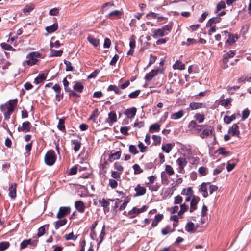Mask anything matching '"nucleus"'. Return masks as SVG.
<instances>
[{
	"mask_svg": "<svg viewBox=\"0 0 251 251\" xmlns=\"http://www.w3.org/2000/svg\"><path fill=\"white\" fill-rule=\"evenodd\" d=\"M44 160L47 165L49 166L53 165L56 160L54 151L52 150L49 151L45 155Z\"/></svg>",
	"mask_w": 251,
	"mask_h": 251,
	"instance_id": "obj_1",
	"label": "nucleus"
},
{
	"mask_svg": "<svg viewBox=\"0 0 251 251\" xmlns=\"http://www.w3.org/2000/svg\"><path fill=\"white\" fill-rule=\"evenodd\" d=\"M40 56V53L37 52H32L26 56L27 60L26 61L27 64L29 66H32L38 61V58Z\"/></svg>",
	"mask_w": 251,
	"mask_h": 251,
	"instance_id": "obj_2",
	"label": "nucleus"
},
{
	"mask_svg": "<svg viewBox=\"0 0 251 251\" xmlns=\"http://www.w3.org/2000/svg\"><path fill=\"white\" fill-rule=\"evenodd\" d=\"M148 208V207L146 205H143L141 208L134 207L128 212L127 216L130 219L133 218L138 214L146 211Z\"/></svg>",
	"mask_w": 251,
	"mask_h": 251,
	"instance_id": "obj_3",
	"label": "nucleus"
},
{
	"mask_svg": "<svg viewBox=\"0 0 251 251\" xmlns=\"http://www.w3.org/2000/svg\"><path fill=\"white\" fill-rule=\"evenodd\" d=\"M71 212V208L69 206H62L59 209L56 217L61 219L69 215Z\"/></svg>",
	"mask_w": 251,
	"mask_h": 251,
	"instance_id": "obj_4",
	"label": "nucleus"
},
{
	"mask_svg": "<svg viewBox=\"0 0 251 251\" xmlns=\"http://www.w3.org/2000/svg\"><path fill=\"white\" fill-rule=\"evenodd\" d=\"M214 131V128L212 126L206 125V126L203 129L202 132L200 133V137L202 139L206 138L210 135H212Z\"/></svg>",
	"mask_w": 251,
	"mask_h": 251,
	"instance_id": "obj_5",
	"label": "nucleus"
},
{
	"mask_svg": "<svg viewBox=\"0 0 251 251\" xmlns=\"http://www.w3.org/2000/svg\"><path fill=\"white\" fill-rule=\"evenodd\" d=\"M176 163L178 166V171L180 173H183L184 167L187 164L186 159L183 157H180L176 160Z\"/></svg>",
	"mask_w": 251,
	"mask_h": 251,
	"instance_id": "obj_6",
	"label": "nucleus"
},
{
	"mask_svg": "<svg viewBox=\"0 0 251 251\" xmlns=\"http://www.w3.org/2000/svg\"><path fill=\"white\" fill-rule=\"evenodd\" d=\"M228 134L231 136H237L240 137V131L239 126L237 124H234L228 129Z\"/></svg>",
	"mask_w": 251,
	"mask_h": 251,
	"instance_id": "obj_7",
	"label": "nucleus"
},
{
	"mask_svg": "<svg viewBox=\"0 0 251 251\" xmlns=\"http://www.w3.org/2000/svg\"><path fill=\"white\" fill-rule=\"evenodd\" d=\"M31 125L29 121H25L23 123L21 127L18 128L19 132H27L30 131Z\"/></svg>",
	"mask_w": 251,
	"mask_h": 251,
	"instance_id": "obj_8",
	"label": "nucleus"
},
{
	"mask_svg": "<svg viewBox=\"0 0 251 251\" xmlns=\"http://www.w3.org/2000/svg\"><path fill=\"white\" fill-rule=\"evenodd\" d=\"M235 55V53L232 50H230L226 53L225 54L223 55V63L224 64V66L223 67V68H226L227 67V62L228 61V59L233 57Z\"/></svg>",
	"mask_w": 251,
	"mask_h": 251,
	"instance_id": "obj_9",
	"label": "nucleus"
},
{
	"mask_svg": "<svg viewBox=\"0 0 251 251\" xmlns=\"http://www.w3.org/2000/svg\"><path fill=\"white\" fill-rule=\"evenodd\" d=\"M18 103L17 99H12L9 100L7 103L6 104L7 106V110L10 112H13L15 109V107H16Z\"/></svg>",
	"mask_w": 251,
	"mask_h": 251,
	"instance_id": "obj_10",
	"label": "nucleus"
},
{
	"mask_svg": "<svg viewBox=\"0 0 251 251\" xmlns=\"http://www.w3.org/2000/svg\"><path fill=\"white\" fill-rule=\"evenodd\" d=\"M200 199L198 196H194L190 203V212H192L197 209V205Z\"/></svg>",
	"mask_w": 251,
	"mask_h": 251,
	"instance_id": "obj_11",
	"label": "nucleus"
},
{
	"mask_svg": "<svg viewBox=\"0 0 251 251\" xmlns=\"http://www.w3.org/2000/svg\"><path fill=\"white\" fill-rule=\"evenodd\" d=\"M134 190L136 192V194H134L135 197L144 195L146 192V189L145 187L141 186L140 184H138L136 186Z\"/></svg>",
	"mask_w": 251,
	"mask_h": 251,
	"instance_id": "obj_12",
	"label": "nucleus"
},
{
	"mask_svg": "<svg viewBox=\"0 0 251 251\" xmlns=\"http://www.w3.org/2000/svg\"><path fill=\"white\" fill-rule=\"evenodd\" d=\"M17 184H12L9 188V196L12 199H14L17 196L16 194Z\"/></svg>",
	"mask_w": 251,
	"mask_h": 251,
	"instance_id": "obj_13",
	"label": "nucleus"
},
{
	"mask_svg": "<svg viewBox=\"0 0 251 251\" xmlns=\"http://www.w3.org/2000/svg\"><path fill=\"white\" fill-rule=\"evenodd\" d=\"M75 208L79 212L82 213L84 212L85 206L84 203L82 201H76L75 203Z\"/></svg>",
	"mask_w": 251,
	"mask_h": 251,
	"instance_id": "obj_14",
	"label": "nucleus"
},
{
	"mask_svg": "<svg viewBox=\"0 0 251 251\" xmlns=\"http://www.w3.org/2000/svg\"><path fill=\"white\" fill-rule=\"evenodd\" d=\"M136 112V108L135 107H132L126 110L125 114L128 118L132 119L135 116Z\"/></svg>",
	"mask_w": 251,
	"mask_h": 251,
	"instance_id": "obj_15",
	"label": "nucleus"
},
{
	"mask_svg": "<svg viewBox=\"0 0 251 251\" xmlns=\"http://www.w3.org/2000/svg\"><path fill=\"white\" fill-rule=\"evenodd\" d=\"M117 115L115 112L111 111L108 114V118L106 120V122L108 123L110 126L117 121Z\"/></svg>",
	"mask_w": 251,
	"mask_h": 251,
	"instance_id": "obj_16",
	"label": "nucleus"
},
{
	"mask_svg": "<svg viewBox=\"0 0 251 251\" xmlns=\"http://www.w3.org/2000/svg\"><path fill=\"white\" fill-rule=\"evenodd\" d=\"M152 36L154 39L166 35V33H164V31L161 28L155 29L152 31Z\"/></svg>",
	"mask_w": 251,
	"mask_h": 251,
	"instance_id": "obj_17",
	"label": "nucleus"
},
{
	"mask_svg": "<svg viewBox=\"0 0 251 251\" xmlns=\"http://www.w3.org/2000/svg\"><path fill=\"white\" fill-rule=\"evenodd\" d=\"M158 73V70H152L148 74H147L145 79L146 81H149L151 80L154 76H155Z\"/></svg>",
	"mask_w": 251,
	"mask_h": 251,
	"instance_id": "obj_18",
	"label": "nucleus"
},
{
	"mask_svg": "<svg viewBox=\"0 0 251 251\" xmlns=\"http://www.w3.org/2000/svg\"><path fill=\"white\" fill-rule=\"evenodd\" d=\"M184 111L183 110H180L177 112L172 113L171 115L170 118L173 120H177L182 118L184 116Z\"/></svg>",
	"mask_w": 251,
	"mask_h": 251,
	"instance_id": "obj_19",
	"label": "nucleus"
},
{
	"mask_svg": "<svg viewBox=\"0 0 251 251\" xmlns=\"http://www.w3.org/2000/svg\"><path fill=\"white\" fill-rule=\"evenodd\" d=\"M113 200L111 199H108L107 200L104 198H102L101 200L99 201L100 204L101 206L104 209L108 208L109 206V201H113Z\"/></svg>",
	"mask_w": 251,
	"mask_h": 251,
	"instance_id": "obj_20",
	"label": "nucleus"
},
{
	"mask_svg": "<svg viewBox=\"0 0 251 251\" xmlns=\"http://www.w3.org/2000/svg\"><path fill=\"white\" fill-rule=\"evenodd\" d=\"M47 77L46 75L44 73H40L37 77L35 78L34 82L36 84L43 82Z\"/></svg>",
	"mask_w": 251,
	"mask_h": 251,
	"instance_id": "obj_21",
	"label": "nucleus"
},
{
	"mask_svg": "<svg viewBox=\"0 0 251 251\" xmlns=\"http://www.w3.org/2000/svg\"><path fill=\"white\" fill-rule=\"evenodd\" d=\"M163 218V215L161 214H157L155 216L154 219L151 224V226L154 227L156 226L159 222Z\"/></svg>",
	"mask_w": 251,
	"mask_h": 251,
	"instance_id": "obj_22",
	"label": "nucleus"
},
{
	"mask_svg": "<svg viewBox=\"0 0 251 251\" xmlns=\"http://www.w3.org/2000/svg\"><path fill=\"white\" fill-rule=\"evenodd\" d=\"M49 225H45L41 226L38 229L37 236L38 237H41L44 235L45 233L46 230H48L49 228Z\"/></svg>",
	"mask_w": 251,
	"mask_h": 251,
	"instance_id": "obj_23",
	"label": "nucleus"
},
{
	"mask_svg": "<svg viewBox=\"0 0 251 251\" xmlns=\"http://www.w3.org/2000/svg\"><path fill=\"white\" fill-rule=\"evenodd\" d=\"M186 230L190 233H194L196 230L195 228V225L192 222H190L187 223L185 226Z\"/></svg>",
	"mask_w": 251,
	"mask_h": 251,
	"instance_id": "obj_24",
	"label": "nucleus"
},
{
	"mask_svg": "<svg viewBox=\"0 0 251 251\" xmlns=\"http://www.w3.org/2000/svg\"><path fill=\"white\" fill-rule=\"evenodd\" d=\"M73 89L79 93H81L84 89V86L81 82L77 81L74 85Z\"/></svg>",
	"mask_w": 251,
	"mask_h": 251,
	"instance_id": "obj_25",
	"label": "nucleus"
},
{
	"mask_svg": "<svg viewBox=\"0 0 251 251\" xmlns=\"http://www.w3.org/2000/svg\"><path fill=\"white\" fill-rule=\"evenodd\" d=\"M208 184H209V182H207V183L203 182L201 185V188H200V191L201 192H202L203 196L204 198L207 197L208 196V192H207V185Z\"/></svg>",
	"mask_w": 251,
	"mask_h": 251,
	"instance_id": "obj_26",
	"label": "nucleus"
},
{
	"mask_svg": "<svg viewBox=\"0 0 251 251\" xmlns=\"http://www.w3.org/2000/svg\"><path fill=\"white\" fill-rule=\"evenodd\" d=\"M71 142L72 143V144L74 145V151L76 152H77L80 147H81V143L80 142V141L77 140H72L71 141Z\"/></svg>",
	"mask_w": 251,
	"mask_h": 251,
	"instance_id": "obj_27",
	"label": "nucleus"
},
{
	"mask_svg": "<svg viewBox=\"0 0 251 251\" xmlns=\"http://www.w3.org/2000/svg\"><path fill=\"white\" fill-rule=\"evenodd\" d=\"M174 69H179L180 70L185 69V64L180 61H176L175 63L173 65Z\"/></svg>",
	"mask_w": 251,
	"mask_h": 251,
	"instance_id": "obj_28",
	"label": "nucleus"
},
{
	"mask_svg": "<svg viewBox=\"0 0 251 251\" xmlns=\"http://www.w3.org/2000/svg\"><path fill=\"white\" fill-rule=\"evenodd\" d=\"M58 28V24L57 23H54L52 25L50 26H48L46 27V30L50 33H52L55 31Z\"/></svg>",
	"mask_w": 251,
	"mask_h": 251,
	"instance_id": "obj_29",
	"label": "nucleus"
},
{
	"mask_svg": "<svg viewBox=\"0 0 251 251\" xmlns=\"http://www.w3.org/2000/svg\"><path fill=\"white\" fill-rule=\"evenodd\" d=\"M66 219H60L56 221L54 223V227L56 229H58L60 227L64 226L67 223Z\"/></svg>",
	"mask_w": 251,
	"mask_h": 251,
	"instance_id": "obj_30",
	"label": "nucleus"
},
{
	"mask_svg": "<svg viewBox=\"0 0 251 251\" xmlns=\"http://www.w3.org/2000/svg\"><path fill=\"white\" fill-rule=\"evenodd\" d=\"M188 206L185 203H183L180 205V210L178 212V215L180 218H182L184 213L188 210Z\"/></svg>",
	"mask_w": 251,
	"mask_h": 251,
	"instance_id": "obj_31",
	"label": "nucleus"
},
{
	"mask_svg": "<svg viewBox=\"0 0 251 251\" xmlns=\"http://www.w3.org/2000/svg\"><path fill=\"white\" fill-rule=\"evenodd\" d=\"M204 106V104L202 103L199 102H191L190 104L189 107L191 110H195L201 108Z\"/></svg>",
	"mask_w": 251,
	"mask_h": 251,
	"instance_id": "obj_32",
	"label": "nucleus"
},
{
	"mask_svg": "<svg viewBox=\"0 0 251 251\" xmlns=\"http://www.w3.org/2000/svg\"><path fill=\"white\" fill-rule=\"evenodd\" d=\"M174 145V144L167 143L162 146V149L164 151L168 153L171 151Z\"/></svg>",
	"mask_w": 251,
	"mask_h": 251,
	"instance_id": "obj_33",
	"label": "nucleus"
},
{
	"mask_svg": "<svg viewBox=\"0 0 251 251\" xmlns=\"http://www.w3.org/2000/svg\"><path fill=\"white\" fill-rule=\"evenodd\" d=\"M88 41L95 47L99 46V39L95 38L92 36H89L87 38Z\"/></svg>",
	"mask_w": 251,
	"mask_h": 251,
	"instance_id": "obj_34",
	"label": "nucleus"
},
{
	"mask_svg": "<svg viewBox=\"0 0 251 251\" xmlns=\"http://www.w3.org/2000/svg\"><path fill=\"white\" fill-rule=\"evenodd\" d=\"M121 155V151L111 153L109 156V160L112 162L115 159H118L120 158Z\"/></svg>",
	"mask_w": 251,
	"mask_h": 251,
	"instance_id": "obj_35",
	"label": "nucleus"
},
{
	"mask_svg": "<svg viewBox=\"0 0 251 251\" xmlns=\"http://www.w3.org/2000/svg\"><path fill=\"white\" fill-rule=\"evenodd\" d=\"M108 91H113L115 93L118 95H120L122 93V91L120 90L119 87L114 85H110L107 88Z\"/></svg>",
	"mask_w": 251,
	"mask_h": 251,
	"instance_id": "obj_36",
	"label": "nucleus"
},
{
	"mask_svg": "<svg viewBox=\"0 0 251 251\" xmlns=\"http://www.w3.org/2000/svg\"><path fill=\"white\" fill-rule=\"evenodd\" d=\"M108 91H113L115 93L118 95H120L122 93V91L120 90L119 87L114 85H110L107 88Z\"/></svg>",
	"mask_w": 251,
	"mask_h": 251,
	"instance_id": "obj_37",
	"label": "nucleus"
},
{
	"mask_svg": "<svg viewBox=\"0 0 251 251\" xmlns=\"http://www.w3.org/2000/svg\"><path fill=\"white\" fill-rule=\"evenodd\" d=\"M232 99L231 98L222 99L219 101V104L224 107H226L227 105L230 104Z\"/></svg>",
	"mask_w": 251,
	"mask_h": 251,
	"instance_id": "obj_38",
	"label": "nucleus"
},
{
	"mask_svg": "<svg viewBox=\"0 0 251 251\" xmlns=\"http://www.w3.org/2000/svg\"><path fill=\"white\" fill-rule=\"evenodd\" d=\"M221 19L217 16L212 18L208 21L206 26H211L212 24L219 23Z\"/></svg>",
	"mask_w": 251,
	"mask_h": 251,
	"instance_id": "obj_39",
	"label": "nucleus"
},
{
	"mask_svg": "<svg viewBox=\"0 0 251 251\" xmlns=\"http://www.w3.org/2000/svg\"><path fill=\"white\" fill-rule=\"evenodd\" d=\"M182 195H185L187 196H189L191 197H193V191L191 187H188L187 189H184L181 192Z\"/></svg>",
	"mask_w": 251,
	"mask_h": 251,
	"instance_id": "obj_40",
	"label": "nucleus"
},
{
	"mask_svg": "<svg viewBox=\"0 0 251 251\" xmlns=\"http://www.w3.org/2000/svg\"><path fill=\"white\" fill-rule=\"evenodd\" d=\"M10 246V243L8 241H3L0 243V251H4Z\"/></svg>",
	"mask_w": 251,
	"mask_h": 251,
	"instance_id": "obj_41",
	"label": "nucleus"
},
{
	"mask_svg": "<svg viewBox=\"0 0 251 251\" xmlns=\"http://www.w3.org/2000/svg\"><path fill=\"white\" fill-rule=\"evenodd\" d=\"M35 8V6L33 4L30 3L26 5L23 9L24 13H29L31 11L33 10Z\"/></svg>",
	"mask_w": 251,
	"mask_h": 251,
	"instance_id": "obj_42",
	"label": "nucleus"
},
{
	"mask_svg": "<svg viewBox=\"0 0 251 251\" xmlns=\"http://www.w3.org/2000/svg\"><path fill=\"white\" fill-rule=\"evenodd\" d=\"M129 151L130 153L133 155H136L139 152L136 147L133 145H129Z\"/></svg>",
	"mask_w": 251,
	"mask_h": 251,
	"instance_id": "obj_43",
	"label": "nucleus"
},
{
	"mask_svg": "<svg viewBox=\"0 0 251 251\" xmlns=\"http://www.w3.org/2000/svg\"><path fill=\"white\" fill-rule=\"evenodd\" d=\"M114 6V3L113 1L106 2L102 6V11H106L108 10V7H111Z\"/></svg>",
	"mask_w": 251,
	"mask_h": 251,
	"instance_id": "obj_44",
	"label": "nucleus"
},
{
	"mask_svg": "<svg viewBox=\"0 0 251 251\" xmlns=\"http://www.w3.org/2000/svg\"><path fill=\"white\" fill-rule=\"evenodd\" d=\"M172 25L171 24H168L164 25L161 29L164 31V33H166V35L171 31Z\"/></svg>",
	"mask_w": 251,
	"mask_h": 251,
	"instance_id": "obj_45",
	"label": "nucleus"
},
{
	"mask_svg": "<svg viewBox=\"0 0 251 251\" xmlns=\"http://www.w3.org/2000/svg\"><path fill=\"white\" fill-rule=\"evenodd\" d=\"M194 117L199 123L203 122L205 119L204 114L200 113L196 114Z\"/></svg>",
	"mask_w": 251,
	"mask_h": 251,
	"instance_id": "obj_46",
	"label": "nucleus"
},
{
	"mask_svg": "<svg viewBox=\"0 0 251 251\" xmlns=\"http://www.w3.org/2000/svg\"><path fill=\"white\" fill-rule=\"evenodd\" d=\"M226 7V4L224 1H221L217 5L215 11V13H217L218 11L221 10L222 9L225 8Z\"/></svg>",
	"mask_w": 251,
	"mask_h": 251,
	"instance_id": "obj_47",
	"label": "nucleus"
},
{
	"mask_svg": "<svg viewBox=\"0 0 251 251\" xmlns=\"http://www.w3.org/2000/svg\"><path fill=\"white\" fill-rule=\"evenodd\" d=\"M27 241H29L28 243H29L28 245L31 246V248H32L36 247L38 242V239H37L36 237H35L34 238H33L32 239H28V240H27Z\"/></svg>",
	"mask_w": 251,
	"mask_h": 251,
	"instance_id": "obj_48",
	"label": "nucleus"
},
{
	"mask_svg": "<svg viewBox=\"0 0 251 251\" xmlns=\"http://www.w3.org/2000/svg\"><path fill=\"white\" fill-rule=\"evenodd\" d=\"M65 120L63 119H60L59 120L58 124L57 125L58 128L61 131L65 130L64 126Z\"/></svg>",
	"mask_w": 251,
	"mask_h": 251,
	"instance_id": "obj_49",
	"label": "nucleus"
},
{
	"mask_svg": "<svg viewBox=\"0 0 251 251\" xmlns=\"http://www.w3.org/2000/svg\"><path fill=\"white\" fill-rule=\"evenodd\" d=\"M133 169L134 170L135 174H140V173H142L143 171V170L141 168L140 166L137 164H135L133 165Z\"/></svg>",
	"mask_w": 251,
	"mask_h": 251,
	"instance_id": "obj_50",
	"label": "nucleus"
},
{
	"mask_svg": "<svg viewBox=\"0 0 251 251\" xmlns=\"http://www.w3.org/2000/svg\"><path fill=\"white\" fill-rule=\"evenodd\" d=\"M160 124L159 123H155L151 125L150 127V129L151 130L154 131H158L160 130Z\"/></svg>",
	"mask_w": 251,
	"mask_h": 251,
	"instance_id": "obj_51",
	"label": "nucleus"
},
{
	"mask_svg": "<svg viewBox=\"0 0 251 251\" xmlns=\"http://www.w3.org/2000/svg\"><path fill=\"white\" fill-rule=\"evenodd\" d=\"M64 62L66 66V71H72L73 70V67L72 66V64L70 61L64 60Z\"/></svg>",
	"mask_w": 251,
	"mask_h": 251,
	"instance_id": "obj_52",
	"label": "nucleus"
},
{
	"mask_svg": "<svg viewBox=\"0 0 251 251\" xmlns=\"http://www.w3.org/2000/svg\"><path fill=\"white\" fill-rule=\"evenodd\" d=\"M206 126V125H199L198 126H197L195 130L197 131V133L199 134V135L200 136V134H201L200 133L202 132L203 129Z\"/></svg>",
	"mask_w": 251,
	"mask_h": 251,
	"instance_id": "obj_53",
	"label": "nucleus"
},
{
	"mask_svg": "<svg viewBox=\"0 0 251 251\" xmlns=\"http://www.w3.org/2000/svg\"><path fill=\"white\" fill-rule=\"evenodd\" d=\"M0 46H1V48L4 50H13V47L11 45L7 44V43H1Z\"/></svg>",
	"mask_w": 251,
	"mask_h": 251,
	"instance_id": "obj_54",
	"label": "nucleus"
},
{
	"mask_svg": "<svg viewBox=\"0 0 251 251\" xmlns=\"http://www.w3.org/2000/svg\"><path fill=\"white\" fill-rule=\"evenodd\" d=\"M99 115V111L98 109H95L91 115L89 120H92L93 121H95L96 118H97Z\"/></svg>",
	"mask_w": 251,
	"mask_h": 251,
	"instance_id": "obj_55",
	"label": "nucleus"
},
{
	"mask_svg": "<svg viewBox=\"0 0 251 251\" xmlns=\"http://www.w3.org/2000/svg\"><path fill=\"white\" fill-rule=\"evenodd\" d=\"M165 171L169 176H172L174 174V171L172 167L169 165H166Z\"/></svg>",
	"mask_w": 251,
	"mask_h": 251,
	"instance_id": "obj_56",
	"label": "nucleus"
},
{
	"mask_svg": "<svg viewBox=\"0 0 251 251\" xmlns=\"http://www.w3.org/2000/svg\"><path fill=\"white\" fill-rule=\"evenodd\" d=\"M146 185L149 187V189L152 191H156L159 188V185L157 184L155 185L151 186V185H150V183H147Z\"/></svg>",
	"mask_w": 251,
	"mask_h": 251,
	"instance_id": "obj_57",
	"label": "nucleus"
},
{
	"mask_svg": "<svg viewBox=\"0 0 251 251\" xmlns=\"http://www.w3.org/2000/svg\"><path fill=\"white\" fill-rule=\"evenodd\" d=\"M217 152L219 154H222L225 156H227L229 154V151H225L223 148H220L217 151Z\"/></svg>",
	"mask_w": 251,
	"mask_h": 251,
	"instance_id": "obj_58",
	"label": "nucleus"
},
{
	"mask_svg": "<svg viewBox=\"0 0 251 251\" xmlns=\"http://www.w3.org/2000/svg\"><path fill=\"white\" fill-rule=\"evenodd\" d=\"M121 15V12L119 10H114L110 12L107 17L111 18L114 16H119Z\"/></svg>",
	"mask_w": 251,
	"mask_h": 251,
	"instance_id": "obj_59",
	"label": "nucleus"
},
{
	"mask_svg": "<svg viewBox=\"0 0 251 251\" xmlns=\"http://www.w3.org/2000/svg\"><path fill=\"white\" fill-rule=\"evenodd\" d=\"M152 139L155 145H159L161 143V138L159 136L153 135Z\"/></svg>",
	"mask_w": 251,
	"mask_h": 251,
	"instance_id": "obj_60",
	"label": "nucleus"
},
{
	"mask_svg": "<svg viewBox=\"0 0 251 251\" xmlns=\"http://www.w3.org/2000/svg\"><path fill=\"white\" fill-rule=\"evenodd\" d=\"M138 146L141 152H145L146 151L147 147L145 146L142 142H139Z\"/></svg>",
	"mask_w": 251,
	"mask_h": 251,
	"instance_id": "obj_61",
	"label": "nucleus"
},
{
	"mask_svg": "<svg viewBox=\"0 0 251 251\" xmlns=\"http://www.w3.org/2000/svg\"><path fill=\"white\" fill-rule=\"evenodd\" d=\"M114 169L118 171L121 172L123 171L124 168L119 162H115L114 164Z\"/></svg>",
	"mask_w": 251,
	"mask_h": 251,
	"instance_id": "obj_62",
	"label": "nucleus"
},
{
	"mask_svg": "<svg viewBox=\"0 0 251 251\" xmlns=\"http://www.w3.org/2000/svg\"><path fill=\"white\" fill-rule=\"evenodd\" d=\"M238 39L237 35H229V37L228 39L227 40L228 42H229L230 43H234L235 41Z\"/></svg>",
	"mask_w": 251,
	"mask_h": 251,
	"instance_id": "obj_63",
	"label": "nucleus"
},
{
	"mask_svg": "<svg viewBox=\"0 0 251 251\" xmlns=\"http://www.w3.org/2000/svg\"><path fill=\"white\" fill-rule=\"evenodd\" d=\"M182 197L180 195H178L175 197L174 198V203L176 204H181L182 202Z\"/></svg>",
	"mask_w": 251,
	"mask_h": 251,
	"instance_id": "obj_64",
	"label": "nucleus"
}]
</instances>
